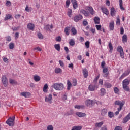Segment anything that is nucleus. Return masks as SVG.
<instances>
[{"instance_id":"3","label":"nucleus","mask_w":130,"mask_h":130,"mask_svg":"<svg viewBox=\"0 0 130 130\" xmlns=\"http://www.w3.org/2000/svg\"><path fill=\"white\" fill-rule=\"evenodd\" d=\"M53 87L56 91H62L64 89V85L62 83H54Z\"/></svg>"},{"instance_id":"35","label":"nucleus","mask_w":130,"mask_h":130,"mask_svg":"<svg viewBox=\"0 0 130 130\" xmlns=\"http://www.w3.org/2000/svg\"><path fill=\"white\" fill-rule=\"evenodd\" d=\"M109 48L110 49V53H112V51L113 50V46H112V44L111 43V42L109 43Z\"/></svg>"},{"instance_id":"59","label":"nucleus","mask_w":130,"mask_h":130,"mask_svg":"<svg viewBox=\"0 0 130 130\" xmlns=\"http://www.w3.org/2000/svg\"><path fill=\"white\" fill-rule=\"evenodd\" d=\"M114 130H122V127L120 126H117L115 127Z\"/></svg>"},{"instance_id":"13","label":"nucleus","mask_w":130,"mask_h":130,"mask_svg":"<svg viewBox=\"0 0 130 130\" xmlns=\"http://www.w3.org/2000/svg\"><path fill=\"white\" fill-rule=\"evenodd\" d=\"M76 115L78 116V117H86L87 114L85 113L78 112L76 113Z\"/></svg>"},{"instance_id":"41","label":"nucleus","mask_w":130,"mask_h":130,"mask_svg":"<svg viewBox=\"0 0 130 130\" xmlns=\"http://www.w3.org/2000/svg\"><path fill=\"white\" fill-rule=\"evenodd\" d=\"M103 121L100 122L99 123H95V126L96 127H101L103 125Z\"/></svg>"},{"instance_id":"52","label":"nucleus","mask_w":130,"mask_h":130,"mask_svg":"<svg viewBox=\"0 0 130 130\" xmlns=\"http://www.w3.org/2000/svg\"><path fill=\"white\" fill-rule=\"evenodd\" d=\"M15 46L14 45L13 43H10L9 44V48L10 49H14Z\"/></svg>"},{"instance_id":"60","label":"nucleus","mask_w":130,"mask_h":130,"mask_svg":"<svg viewBox=\"0 0 130 130\" xmlns=\"http://www.w3.org/2000/svg\"><path fill=\"white\" fill-rule=\"evenodd\" d=\"M59 63L60 67H61V68H63V67H64V63H63L62 61L59 60Z\"/></svg>"},{"instance_id":"14","label":"nucleus","mask_w":130,"mask_h":130,"mask_svg":"<svg viewBox=\"0 0 130 130\" xmlns=\"http://www.w3.org/2000/svg\"><path fill=\"white\" fill-rule=\"evenodd\" d=\"M129 120H130V113L123 119L122 122L123 123H126Z\"/></svg>"},{"instance_id":"29","label":"nucleus","mask_w":130,"mask_h":130,"mask_svg":"<svg viewBox=\"0 0 130 130\" xmlns=\"http://www.w3.org/2000/svg\"><path fill=\"white\" fill-rule=\"evenodd\" d=\"M122 41L123 43H126V42H127V36L126 35H124L122 36Z\"/></svg>"},{"instance_id":"54","label":"nucleus","mask_w":130,"mask_h":130,"mask_svg":"<svg viewBox=\"0 0 130 130\" xmlns=\"http://www.w3.org/2000/svg\"><path fill=\"white\" fill-rule=\"evenodd\" d=\"M85 44L86 48H89V47H90V42H89L88 41H87L85 42Z\"/></svg>"},{"instance_id":"28","label":"nucleus","mask_w":130,"mask_h":130,"mask_svg":"<svg viewBox=\"0 0 130 130\" xmlns=\"http://www.w3.org/2000/svg\"><path fill=\"white\" fill-rule=\"evenodd\" d=\"M64 32L67 36H69L70 35V27H65Z\"/></svg>"},{"instance_id":"58","label":"nucleus","mask_w":130,"mask_h":130,"mask_svg":"<svg viewBox=\"0 0 130 130\" xmlns=\"http://www.w3.org/2000/svg\"><path fill=\"white\" fill-rule=\"evenodd\" d=\"M12 5V4L11 3V2L9 1H7L6 3V6L7 7H10Z\"/></svg>"},{"instance_id":"10","label":"nucleus","mask_w":130,"mask_h":130,"mask_svg":"<svg viewBox=\"0 0 130 130\" xmlns=\"http://www.w3.org/2000/svg\"><path fill=\"white\" fill-rule=\"evenodd\" d=\"M52 100V94H50L48 96L45 98V102H48L49 103H51Z\"/></svg>"},{"instance_id":"19","label":"nucleus","mask_w":130,"mask_h":130,"mask_svg":"<svg viewBox=\"0 0 130 130\" xmlns=\"http://www.w3.org/2000/svg\"><path fill=\"white\" fill-rule=\"evenodd\" d=\"M81 14H83V15L85 16V17H89V12L86 11L84 9H81L80 11Z\"/></svg>"},{"instance_id":"22","label":"nucleus","mask_w":130,"mask_h":130,"mask_svg":"<svg viewBox=\"0 0 130 130\" xmlns=\"http://www.w3.org/2000/svg\"><path fill=\"white\" fill-rule=\"evenodd\" d=\"M33 78H34V81L36 82H39V81L41 80V78L40 77V76L37 75H34Z\"/></svg>"},{"instance_id":"56","label":"nucleus","mask_w":130,"mask_h":130,"mask_svg":"<svg viewBox=\"0 0 130 130\" xmlns=\"http://www.w3.org/2000/svg\"><path fill=\"white\" fill-rule=\"evenodd\" d=\"M95 27H96V28L98 30V31H101V25H96Z\"/></svg>"},{"instance_id":"49","label":"nucleus","mask_w":130,"mask_h":130,"mask_svg":"<svg viewBox=\"0 0 130 130\" xmlns=\"http://www.w3.org/2000/svg\"><path fill=\"white\" fill-rule=\"evenodd\" d=\"M33 50H37V51H42V49H41V48H40V47H36L33 49Z\"/></svg>"},{"instance_id":"32","label":"nucleus","mask_w":130,"mask_h":130,"mask_svg":"<svg viewBox=\"0 0 130 130\" xmlns=\"http://www.w3.org/2000/svg\"><path fill=\"white\" fill-rule=\"evenodd\" d=\"M115 13H116V11H115L114 8H112L111 9V16H112V17H114V16H115Z\"/></svg>"},{"instance_id":"6","label":"nucleus","mask_w":130,"mask_h":130,"mask_svg":"<svg viewBox=\"0 0 130 130\" xmlns=\"http://www.w3.org/2000/svg\"><path fill=\"white\" fill-rule=\"evenodd\" d=\"M130 74V68H128L125 72L122 74V75L119 78V80H122L125 77H127Z\"/></svg>"},{"instance_id":"11","label":"nucleus","mask_w":130,"mask_h":130,"mask_svg":"<svg viewBox=\"0 0 130 130\" xmlns=\"http://www.w3.org/2000/svg\"><path fill=\"white\" fill-rule=\"evenodd\" d=\"M31 93L28 92H21L20 93V96H22L23 97H25V98H28L30 97Z\"/></svg>"},{"instance_id":"12","label":"nucleus","mask_w":130,"mask_h":130,"mask_svg":"<svg viewBox=\"0 0 130 130\" xmlns=\"http://www.w3.org/2000/svg\"><path fill=\"white\" fill-rule=\"evenodd\" d=\"M27 29L30 31H34V29H35V25L31 23H28L27 24Z\"/></svg>"},{"instance_id":"16","label":"nucleus","mask_w":130,"mask_h":130,"mask_svg":"<svg viewBox=\"0 0 130 130\" xmlns=\"http://www.w3.org/2000/svg\"><path fill=\"white\" fill-rule=\"evenodd\" d=\"M83 19V16L81 15H76L74 17L75 22H79L80 20H82Z\"/></svg>"},{"instance_id":"31","label":"nucleus","mask_w":130,"mask_h":130,"mask_svg":"<svg viewBox=\"0 0 130 130\" xmlns=\"http://www.w3.org/2000/svg\"><path fill=\"white\" fill-rule=\"evenodd\" d=\"M119 6H120V9L122 10V11H124L125 10L123 7V3L122 0H119Z\"/></svg>"},{"instance_id":"17","label":"nucleus","mask_w":130,"mask_h":130,"mask_svg":"<svg viewBox=\"0 0 130 130\" xmlns=\"http://www.w3.org/2000/svg\"><path fill=\"white\" fill-rule=\"evenodd\" d=\"M82 73L84 78H88V76L89 75L88 70H87L86 68H84L82 70Z\"/></svg>"},{"instance_id":"38","label":"nucleus","mask_w":130,"mask_h":130,"mask_svg":"<svg viewBox=\"0 0 130 130\" xmlns=\"http://www.w3.org/2000/svg\"><path fill=\"white\" fill-rule=\"evenodd\" d=\"M73 35H77V29L74 27H73L71 30Z\"/></svg>"},{"instance_id":"39","label":"nucleus","mask_w":130,"mask_h":130,"mask_svg":"<svg viewBox=\"0 0 130 130\" xmlns=\"http://www.w3.org/2000/svg\"><path fill=\"white\" fill-rule=\"evenodd\" d=\"M47 89H48V85H47V84H45L43 88V92L46 93L47 92Z\"/></svg>"},{"instance_id":"37","label":"nucleus","mask_w":130,"mask_h":130,"mask_svg":"<svg viewBox=\"0 0 130 130\" xmlns=\"http://www.w3.org/2000/svg\"><path fill=\"white\" fill-rule=\"evenodd\" d=\"M94 22L95 24H100V18L98 17H95L94 18Z\"/></svg>"},{"instance_id":"51","label":"nucleus","mask_w":130,"mask_h":130,"mask_svg":"<svg viewBox=\"0 0 130 130\" xmlns=\"http://www.w3.org/2000/svg\"><path fill=\"white\" fill-rule=\"evenodd\" d=\"M46 130H53V126L52 125H48Z\"/></svg>"},{"instance_id":"25","label":"nucleus","mask_w":130,"mask_h":130,"mask_svg":"<svg viewBox=\"0 0 130 130\" xmlns=\"http://www.w3.org/2000/svg\"><path fill=\"white\" fill-rule=\"evenodd\" d=\"M82 126L78 125L73 126L71 130H82Z\"/></svg>"},{"instance_id":"44","label":"nucleus","mask_w":130,"mask_h":130,"mask_svg":"<svg viewBox=\"0 0 130 130\" xmlns=\"http://www.w3.org/2000/svg\"><path fill=\"white\" fill-rule=\"evenodd\" d=\"M107 113V109H103L101 111V114L102 115H105Z\"/></svg>"},{"instance_id":"46","label":"nucleus","mask_w":130,"mask_h":130,"mask_svg":"<svg viewBox=\"0 0 130 130\" xmlns=\"http://www.w3.org/2000/svg\"><path fill=\"white\" fill-rule=\"evenodd\" d=\"M77 79H73V81H72V85L76 87V86H77Z\"/></svg>"},{"instance_id":"36","label":"nucleus","mask_w":130,"mask_h":130,"mask_svg":"<svg viewBox=\"0 0 130 130\" xmlns=\"http://www.w3.org/2000/svg\"><path fill=\"white\" fill-rule=\"evenodd\" d=\"M54 48L57 51H60V45L59 44H55Z\"/></svg>"},{"instance_id":"27","label":"nucleus","mask_w":130,"mask_h":130,"mask_svg":"<svg viewBox=\"0 0 130 130\" xmlns=\"http://www.w3.org/2000/svg\"><path fill=\"white\" fill-rule=\"evenodd\" d=\"M109 28L110 31H113L114 30V22H112L110 23Z\"/></svg>"},{"instance_id":"43","label":"nucleus","mask_w":130,"mask_h":130,"mask_svg":"<svg viewBox=\"0 0 130 130\" xmlns=\"http://www.w3.org/2000/svg\"><path fill=\"white\" fill-rule=\"evenodd\" d=\"M91 102H92V101L91 100H88L86 101L85 104L87 106H91Z\"/></svg>"},{"instance_id":"20","label":"nucleus","mask_w":130,"mask_h":130,"mask_svg":"<svg viewBox=\"0 0 130 130\" xmlns=\"http://www.w3.org/2000/svg\"><path fill=\"white\" fill-rule=\"evenodd\" d=\"M73 86V84L71 83V81L69 80H67V90L68 91H70L71 90V88Z\"/></svg>"},{"instance_id":"18","label":"nucleus","mask_w":130,"mask_h":130,"mask_svg":"<svg viewBox=\"0 0 130 130\" xmlns=\"http://www.w3.org/2000/svg\"><path fill=\"white\" fill-rule=\"evenodd\" d=\"M104 86L107 89H110V88H111V87H112V85H111L110 84V83L107 82H104Z\"/></svg>"},{"instance_id":"33","label":"nucleus","mask_w":130,"mask_h":130,"mask_svg":"<svg viewBox=\"0 0 130 130\" xmlns=\"http://www.w3.org/2000/svg\"><path fill=\"white\" fill-rule=\"evenodd\" d=\"M74 108L76 109H84L85 108V106L84 105H75Z\"/></svg>"},{"instance_id":"26","label":"nucleus","mask_w":130,"mask_h":130,"mask_svg":"<svg viewBox=\"0 0 130 130\" xmlns=\"http://www.w3.org/2000/svg\"><path fill=\"white\" fill-rule=\"evenodd\" d=\"M9 83L11 84V85H17V84H18V82H17L16 80L12 78L9 79Z\"/></svg>"},{"instance_id":"57","label":"nucleus","mask_w":130,"mask_h":130,"mask_svg":"<svg viewBox=\"0 0 130 130\" xmlns=\"http://www.w3.org/2000/svg\"><path fill=\"white\" fill-rule=\"evenodd\" d=\"M6 41H8L9 42L12 41V38H11V36L6 37Z\"/></svg>"},{"instance_id":"24","label":"nucleus","mask_w":130,"mask_h":130,"mask_svg":"<svg viewBox=\"0 0 130 130\" xmlns=\"http://www.w3.org/2000/svg\"><path fill=\"white\" fill-rule=\"evenodd\" d=\"M67 15L69 18H72V16L73 15V10L72 9L68 8L67 11Z\"/></svg>"},{"instance_id":"1","label":"nucleus","mask_w":130,"mask_h":130,"mask_svg":"<svg viewBox=\"0 0 130 130\" xmlns=\"http://www.w3.org/2000/svg\"><path fill=\"white\" fill-rule=\"evenodd\" d=\"M115 105H118L119 106V107L117 108L118 111L115 113V115H118L119 112L121 111V109H122V107L124 105V102L120 101H116L115 102Z\"/></svg>"},{"instance_id":"62","label":"nucleus","mask_w":130,"mask_h":130,"mask_svg":"<svg viewBox=\"0 0 130 130\" xmlns=\"http://www.w3.org/2000/svg\"><path fill=\"white\" fill-rule=\"evenodd\" d=\"M124 33V29H123V27L120 28V34L122 35H123Z\"/></svg>"},{"instance_id":"30","label":"nucleus","mask_w":130,"mask_h":130,"mask_svg":"<svg viewBox=\"0 0 130 130\" xmlns=\"http://www.w3.org/2000/svg\"><path fill=\"white\" fill-rule=\"evenodd\" d=\"M55 74H61L62 73V70L59 68H56L55 69Z\"/></svg>"},{"instance_id":"9","label":"nucleus","mask_w":130,"mask_h":130,"mask_svg":"<svg viewBox=\"0 0 130 130\" xmlns=\"http://www.w3.org/2000/svg\"><path fill=\"white\" fill-rule=\"evenodd\" d=\"M71 3L72 4L73 8L74 10L78 9L79 5H78V1L77 0H71Z\"/></svg>"},{"instance_id":"42","label":"nucleus","mask_w":130,"mask_h":130,"mask_svg":"<svg viewBox=\"0 0 130 130\" xmlns=\"http://www.w3.org/2000/svg\"><path fill=\"white\" fill-rule=\"evenodd\" d=\"M108 116L110 118H112V117H114V113L112 112H108Z\"/></svg>"},{"instance_id":"2","label":"nucleus","mask_w":130,"mask_h":130,"mask_svg":"<svg viewBox=\"0 0 130 130\" xmlns=\"http://www.w3.org/2000/svg\"><path fill=\"white\" fill-rule=\"evenodd\" d=\"M130 80H128L127 79H125L122 81L123 89L126 92H129L130 91L129 86H128Z\"/></svg>"},{"instance_id":"61","label":"nucleus","mask_w":130,"mask_h":130,"mask_svg":"<svg viewBox=\"0 0 130 130\" xmlns=\"http://www.w3.org/2000/svg\"><path fill=\"white\" fill-rule=\"evenodd\" d=\"M91 106H93V105H95L96 104V100H91Z\"/></svg>"},{"instance_id":"8","label":"nucleus","mask_w":130,"mask_h":130,"mask_svg":"<svg viewBox=\"0 0 130 130\" xmlns=\"http://www.w3.org/2000/svg\"><path fill=\"white\" fill-rule=\"evenodd\" d=\"M1 80H2V83L3 84V86H4L5 87H7L8 86V78H7V76H6V75L2 76Z\"/></svg>"},{"instance_id":"40","label":"nucleus","mask_w":130,"mask_h":130,"mask_svg":"<svg viewBox=\"0 0 130 130\" xmlns=\"http://www.w3.org/2000/svg\"><path fill=\"white\" fill-rule=\"evenodd\" d=\"M88 11L91 15H94V14H95V11H94V9H93V8L92 7H88Z\"/></svg>"},{"instance_id":"7","label":"nucleus","mask_w":130,"mask_h":130,"mask_svg":"<svg viewBox=\"0 0 130 130\" xmlns=\"http://www.w3.org/2000/svg\"><path fill=\"white\" fill-rule=\"evenodd\" d=\"M88 90L91 92H94V91L98 90V85L95 84H90L88 86Z\"/></svg>"},{"instance_id":"15","label":"nucleus","mask_w":130,"mask_h":130,"mask_svg":"<svg viewBox=\"0 0 130 130\" xmlns=\"http://www.w3.org/2000/svg\"><path fill=\"white\" fill-rule=\"evenodd\" d=\"M101 9L102 10V12H103L104 14L106 15V16H108V15H109V11H108L107 8L101 7Z\"/></svg>"},{"instance_id":"64","label":"nucleus","mask_w":130,"mask_h":130,"mask_svg":"<svg viewBox=\"0 0 130 130\" xmlns=\"http://www.w3.org/2000/svg\"><path fill=\"white\" fill-rule=\"evenodd\" d=\"M99 83L100 84V85L102 86L103 85V80L100 79L99 81Z\"/></svg>"},{"instance_id":"45","label":"nucleus","mask_w":130,"mask_h":130,"mask_svg":"<svg viewBox=\"0 0 130 130\" xmlns=\"http://www.w3.org/2000/svg\"><path fill=\"white\" fill-rule=\"evenodd\" d=\"M69 44L71 45V46H74V45L76 44V43H75V41H74V39H71L70 41L69 42Z\"/></svg>"},{"instance_id":"34","label":"nucleus","mask_w":130,"mask_h":130,"mask_svg":"<svg viewBox=\"0 0 130 130\" xmlns=\"http://www.w3.org/2000/svg\"><path fill=\"white\" fill-rule=\"evenodd\" d=\"M100 91H101V92H100L101 96H104V95L106 94V90H105V89L102 88L101 89Z\"/></svg>"},{"instance_id":"5","label":"nucleus","mask_w":130,"mask_h":130,"mask_svg":"<svg viewBox=\"0 0 130 130\" xmlns=\"http://www.w3.org/2000/svg\"><path fill=\"white\" fill-rule=\"evenodd\" d=\"M117 51L119 52L121 58H124V52H123V48L121 46H119L117 48Z\"/></svg>"},{"instance_id":"55","label":"nucleus","mask_w":130,"mask_h":130,"mask_svg":"<svg viewBox=\"0 0 130 130\" xmlns=\"http://www.w3.org/2000/svg\"><path fill=\"white\" fill-rule=\"evenodd\" d=\"M56 41H57L58 42H60V41H61V37L60 36H58L56 37Z\"/></svg>"},{"instance_id":"48","label":"nucleus","mask_w":130,"mask_h":130,"mask_svg":"<svg viewBox=\"0 0 130 130\" xmlns=\"http://www.w3.org/2000/svg\"><path fill=\"white\" fill-rule=\"evenodd\" d=\"M70 4H71V0H67L66 1V8H69V7H70Z\"/></svg>"},{"instance_id":"4","label":"nucleus","mask_w":130,"mask_h":130,"mask_svg":"<svg viewBox=\"0 0 130 130\" xmlns=\"http://www.w3.org/2000/svg\"><path fill=\"white\" fill-rule=\"evenodd\" d=\"M6 123L9 126H13L15 124V116L12 117V118H9L7 121Z\"/></svg>"},{"instance_id":"23","label":"nucleus","mask_w":130,"mask_h":130,"mask_svg":"<svg viewBox=\"0 0 130 130\" xmlns=\"http://www.w3.org/2000/svg\"><path fill=\"white\" fill-rule=\"evenodd\" d=\"M13 19V15L11 14H7L5 16L4 20L8 21V20H12Z\"/></svg>"},{"instance_id":"50","label":"nucleus","mask_w":130,"mask_h":130,"mask_svg":"<svg viewBox=\"0 0 130 130\" xmlns=\"http://www.w3.org/2000/svg\"><path fill=\"white\" fill-rule=\"evenodd\" d=\"M116 24L118 26H119V25H120V19H119V17H117V20L116 22Z\"/></svg>"},{"instance_id":"21","label":"nucleus","mask_w":130,"mask_h":130,"mask_svg":"<svg viewBox=\"0 0 130 130\" xmlns=\"http://www.w3.org/2000/svg\"><path fill=\"white\" fill-rule=\"evenodd\" d=\"M53 29V26L52 25H49V24L46 25L44 26V29L46 31H49L50 29Z\"/></svg>"},{"instance_id":"63","label":"nucleus","mask_w":130,"mask_h":130,"mask_svg":"<svg viewBox=\"0 0 130 130\" xmlns=\"http://www.w3.org/2000/svg\"><path fill=\"white\" fill-rule=\"evenodd\" d=\"M25 11L26 12H30V11H31V10H30L29 9V6H28V5H26V7H25Z\"/></svg>"},{"instance_id":"47","label":"nucleus","mask_w":130,"mask_h":130,"mask_svg":"<svg viewBox=\"0 0 130 130\" xmlns=\"http://www.w3.org/2000/svg\"><path fill=\"white\" fill-rule=\"evenodd\" d=\"M114 92L115 94H119V89L117 87H114Z\"/></svg>"},{"instance_id":"53","label":"nucleus","mask_w":130,"mask_h":130,"mask_svg":"<svg viewBox=\"0 0 130 130\" xmlns=\"http://www.w3.org/2000/svg\"><path fill=\"white\" fill-rule=\"evenodd\" d=\"M38 37L39 39H43V35L40 32L38 34Z\"/></svg>"}]
</instances>
